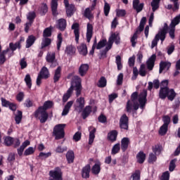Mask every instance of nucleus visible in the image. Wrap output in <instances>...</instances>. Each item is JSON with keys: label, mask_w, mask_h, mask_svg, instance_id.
Segmentation results:
<instances>
[{"label": "nucleus", "mask_w": 180, "mask_h": 180, "mask_svg": "<svg viewBox=\"0 0 180 180\" xmlns=\"http://www.w3.org/2000/svg\"><path fill=\"white\" fill-rule=\"evenodd\" d=\"M82 79L79 76H75L73 80L71 82L70 87L68 89L66 94L71 96L72 95V91H76V96L78 98L82 92Z\"/></svg>", "instance_id": "nucleus-1"}, {"label": "nucleus", "mask_w": 180, "mask_h": 180, "mask_svg": "<svg viewBox=\"0 0 180 180\" xmlns=\"http://www.w3.org/2000/svg\"><path fill=\"white\" fill-rule=\"evenodd\" d=\"M159 98L162 99V101H165L167 98L168 101L172 102V101L176 98V93L174 89L160 88L159 91Z\"/></svg>", "instance_id": "nucleus-2"}, {"label": "nucleus", "mask_w": 180, "mask_h": 180, "mask_svg": "<svg viewBox=\"0 0 180 180\" xmlns=\"http://www.w3.org/2000/svg\"><path fill=\"white\" fill-rule=\"evenodd\" d=\"M65 124H56L53 128V134L55 136L56 140H61L65 137Z\"/></svg>", "instance_id": "nucleus-3"}, {"label": "nucleus", "mask_w": 180, "mask_h": 180, "mask_svg": "<svg viewBox=\"0 0 180 180\" xmlns=\"http://www.w3.org/2000/svg\"><path fill=\"white\" fill-rule=\"evenodd\" d=\"M34 116L35 119L39 120L40 123H46L49 120V112L43 110H39V108L34 111Z\"/></svg>", "instance_id": "nucleus-4"}, {"label": "nucleus", "mask_w": 180, "mask_h": 180, "mask_svg": "<svg viewBox=\"0 0 180 180\" xmlns=\"http://www.w3.org/2000/svg\"><path fill=\"white\" fill-rule=\"evenodd\" d=\"M49 176L55 180H63V171L60 167H55L54 170L49 172Z\"/></svg>", "instance_id": "nucleus-5"}, {"label": "nucleus", "mask_w": 180, "mask_h": 180, "mask_svg": "<svg viewBox=\"0 0 180 180\" xmlns=\"http://www.w3.org/2000/svg\"><path fill=\"white\" fill-rule=\"evenodd\" d=\"M1 101L3 108H8L12 112H16V109H18V105L16 103H12L4 98H1Z\"/></svg>", "instance_id": "nucleus-6"}, {"label": "nucleus", "mask_w": 180, "mask_h": 180, "mask_svg": "<svg viewBox=\"0 0 180 180\" xmlns=\"http://www.w3.org/2000/svg\"><path fill=\"white\" fill-rule=\"evenodd\" d=\"M120 127L123 130H129V117L126 114L122 115L120 119Z\"/></svg>", "instance_id": "nucleus-7"}, {"label": "nucleus", "mask_w": 180, "mask_h": 180, "mask_svg": "<svg viewBox=\"0 0 180 180\" xmlns=\"http://www.w3.org/2000/svg\"><path fill=\"white\" fill-rule=\"evenodd\" d=\"M140 105L141 109H143L147 103V90L144 89L139 94V98L138 99Z\"/></svg>", "instance_id": "nucleus-8"}, {"label": "nucleus", "mask_w": 180, "mask_h": 180, "mask_svg": "<svg viewBox=\"0 0 180 180\" xmlns=\"http://www.w3.org/2000/svg\"><path fill=\"white\" fill-rule=\"evenodd\" d=\"M92 36H94V25L88 22L86 26V33L87 43H91V39H92Z\"/></svg>", "instance_id": "nucleus-9"}, {"label": "nucleus", "mask_w": 180, "mask_h": 180, "mask_svg": "<svg viewBox=\"0 0 180 180\" xmlns=\"http://www.w3.org/2000/svg\"><path fill=\"white\" fill-rule=\"evenodd\" d=\"M157 60V55L153 54L146 61V65L149 71H153L154 65H155V60Z\"/></svg>", "instance_id": "nucleus-10"}, {"label": "nucleus", "mask_w": 180, "mask_h": 180, "mask_svg": "<svg viewBox=\"0 0 180 180\" xmlns=\"http://www.w3.org/2000/svg\"><path fill=\"white\" fill-rule=\"evenodd\" d=\"M130 146V139L129 137H124L121 139V150L122 153H126Z\"/></svg>", "instance_id": "nucleus-11"}, {"label": "nucleus", "mask_w": 180, "mask_h": 180, "mask_svg": "<svg viewBox=\"0 0 180 180\" xmlns=\"http://www.w3.org/2000/svg\"><path fill=\"white\" fill-rule=\"evenodd\" d=\"M56 27L60 32H64L67 29V20L60 18L56 21Z\"/></svg>", "instance_id": "nucleus-12"}, {"label": "nucleus", "mask_w": 180, "mask_h": 180, "mask_svg": "<svg viewBox=\"0 0 180 180\" xmlns=\"http://www.w3.org/2000/svg\"><path fill=\"white\" fill-rule=\"evenodd\" d=\"M132 6L136 13H140L144 8V3L140 4V0H133Z\"/></svg>", "instance_id": "nucleus-13"}, {"label": "nucleus", "mask_w": 180, "mask_h": 180, "mask_svg": "<svg viewBox=\"0 0 180 180\" xmlns=\"http://www.w3.org/2000/svg\"><path fill=\"white\" fill-rule=\"evenodd\" d=\"M72 30H74V34L75 37L76 43L79 41V23L75 22L72 25Z\"/></svg>", "instance_id": "nucleus-14"}, {"label": "nucleus", "mask_w": 180, "mask_h": 180, "mask_svg": "<svg viewBox=\"0 0 180 180\" xmlns=\"http://www.w3.org/2000/svg\"><path fill=\"white\" fill-rule=\"evenodd\" d=\"M84 108H85V98L84 97H79L76 100V110L78 109L79 112H82Z\"/></svg>", "instance_id": "nucleus-15"}, {"label": "nucleus", "mask_w": 180, "mask_h": 180, "mask_svg": "<svg viewBox=\"0 0 180 180\" xmlns=\"http://www.w3.org/2000/svg\"><path fill=\"white\" fill-rule=\"evenodd\" d=\"M89 70V65L88 63H83L79 68V75L80 77H85Z\"/></svg>", "instance_id": "nucleus-16"}, {"label": "nucleus", "mask_w": 180, "mask_h": 180, "mask_svg": "<svg viewBox=\"0 0 180 180\" xmlns=\"http://www.w3.org/2000/svg\"><path fill=\"white\" fill-rule=\"evenodd\" d=\"M51 39L50 38H47V37H44V39H42L41 43V47H40V50H43L44 51H46V49H47V47H50V46H51Z\"/></svg>", "instance_id": "nucleus-17"}, {"label": "nucleus", "mask_w": 180, "mask_h": 180, "mask_svg": "<svg viewBox=\"0 0 180 180\" xmlns=\"http://www.w3.org/2000/svg\"><path fill=\"white\" fill-rule=\"evenodd\" d=\"M91 173V165H86L82 169V178L88 179L89 174Z\"/></svg>", "instance_id": "nucleus-18"}, {"label": "nucleus", "mask_w": 180, "mask_h": 180, "mask_svg": "<svg viewBox=\"0 0 180 180\" xmlns=\"http://www.w3.org/2000/svg\"><path fill=\"white\" fill-rule=\"evenodd\" d=\"M54 106V103L51 101H46L44 103V105L42 106H39V110H44L45 112H47L49 109H51Z\"/></svg>", "instance_id": "nucleus-19"}, {"label": "nucleus", "mask_w": 180, "mask_h": 180, "mask_svg": "<svg viewBox=\"0 0 180 180\" xmlns=\"http://www.w3.org/2000/svg\"><path fill=\"white\" fill-rule=\"evenodd\" d=\"M89 144L91 146L94 143V140H95V134L96 133V128L94 127H89Z\"/></svg>", "instance_id": "nucleus-20"}, {"label": "nucleus", "mask_w": 180, "mask_h": 180, "mask_svg": "<svg viewBox=\"0 0 180 180\" xmlns=\"http://www.w3.org/2000/svg\"><path fill=\"white\" fill-rule=\"evenodd\" d=\"M61 66H58L53 74V84H57L61 79Z\"/></svg>", "instance_id": "nucleus-21"}, {"label": "nucleus", "mask_w": 180, "mask_h": 180, "mask_svg": "<svg viewBox=\"0 0 180 180\" xmlns=\"http://www.w3.org/2000/svg\"><path fill=\"white\" fill-rule=\"evenodd\" d=\"M38 75L44 79H48V78H50V72H49V69L46 66H44Z\"/></svg>", "instance_id": "nucleus-22"}, {"label": "nucleus", "mask_w": 180, "mask_h": 180, "mask_svg": "<svg viewBox=\"0 0 180 180\" xmlns=\"http://www.w3.org/2000/svg\"><path fill=\"white\" fill-rule=\"evenodd\" d=\"M148 86V91H152L153 88L158 89L160 86V80L158 79H154L153 82H149Z\"/></svg>", "instance_id": "nucleus-23"}, {"label": "nucleus", "mask_w": 180, "mask_h": 180, "mask_svg": "<svg viewBox=\"0 0 180 180\" xmlns=\"http://www.w3.org/2000/svg\"><path fill=\"white\" fill-rule=\"evenodd\" d=\"M91 113H92V107L91 105H86L82 112V117L85 120L86 117H88Z\"/></svg>", "instance_id": "nucleus-24"}, {"label": "nucleus", "mask_w": 180, "mask_h": 180, "mask_svg": "<svg viewBox=\"0 0 180 180\" xmlns=\"http://www.w3.org/2000/svg\"><path fill=\"white\" fill-rule=\"evenodd\" d=\"M37 38L34 35H29L26 40L25 49H30L34 44Z\"/></svg>", "instance_id": "nucleus-25"}, {"label": "nucleus", "mask_w": 180, "mask_h": 180, "mask_svg": "<svg viewBox=\"0 0 180 180\" xmlns=\"http://www.w3.org/2000/svg\"><path fill=\"white\" fill-rule=\"evenodd\" d=\"M77 51V49L74 45H68L65 48V53L68 56H75V52Z\"/></svg>", "instance_id": "nucleus-26"}, {"label": "nucleus", "mask_w": 180, "mask_h": 180, "mask_svg": "<svg viewBox=\"0 0 180 180\" xmlns=\"http://www.w3.org/2000/svg\"><path fill=\"white\" fill-rule=\"evenodd\" d=\"M118 132L117 130H112L108 134V140L111 143H115L117 140Z\"/></svg>", "instance_id": "nucleus-27"}, {"label": "nucleus", "mask_w": 180, "mask_h": 180, "mask_svg": "<svg viewBox=\"0 0 180 180\" xmlns=\"http://www.w3.org/2000/svg\"><path fill=\"white\" fill-rule=\"evenodd\" d=\"M72 105H74V101H68L66 105H65L63 112H62V116H67L68 113H70V109L72 107Z\"/></svg>", "instance_id": "nucleus-28"}, {"label": "nucleus", "mask_w": 180, "mask_h": 180, "mask_svg": "<svg viewBox=\"0 0 180 180\" xmlns=\"http://www.w3.org/2000/svg\"><path fill=\"white\" fill-rule=\"evenodd\" d=\"M165 68H167V70H169V68H171V63L168 61H161L160 63V74H161L164 71Z\"/></svg>", "instance_id": "nucleus-29"}, {"label": "nucleus", "mask_w": 180, "mask_h": 180, "mask_svg": "<svg viewBox=\"0 0 180 180\" xmlns=\"http://www.w3.org/2000/svg\"><path fill=\"white\" fill-rule=\"evenodd\" d=\"M146 155L143 151H139L136 155V160L139 164H143L146 161Z\"/></svg>", "instance_id": "nucleus-30"}, {"label": "nucleus", "mask_w": 180, "mask_h": 180, "mask_svg": "<svg viewBox=\"0 0 180 180\" xmlns=\"http://www.w3.org/2000/svg\"><path fill=\"white\" fill-rule=\"evenodd\" d=\"M75 159V155L73 150H69L66 153V160L68 164H72L74 160Z\"/></svg>", "instance_id": "nucleus-31"}, {"label": "nucleus", "mask_w": 180, "mask_h": 180, "mask_svg": "<svg viewBox=\"0 0 180 180\" xmlns=\"http://www.w3.org/2000/svg\"><path fill=\"white\" fill-rule=\"evenodd\" d=\"M8 51H9V49H7L2 52H0V65H4L6 62V54H8Z\"/></svg>", "instance_id": "nucleus-32"}, {"label": "nucleus", "mask_w": 180, "mask_h": 180, "mask_svg": "<svg viewBox=\"0 0 180 180\" xmlns=\"http://www.w3.org/2000/svg\"><path fill=\"white\" fill-rule=\"evenodd\" d=\"M79 53L82 56H86L88 54V47L86 46V44H82L79 47H78Z\"/></svg>", "instance_id": "nucleus-33"}, {"label": "nucleus", "mask_w": 180, "mask_h": 180, "mask_svg": "<svg viewBox=\"0 0 180 180\" xmlns=\"http://www.w3.org/2000/svg\"><path fill=\"white\" fill-rule=\"evenodd\" d=\"M152 151L153 154H155V155H160L162 151V146L160 144H157L152 146Z\"/></svg>", "instance_id": "nucleus-34"}, {"label": "nucleus", "mask_w": 180, "mask_h": 180, "mask_svg": "<svg viewBox=\"0 0 180 180\" xmlns=\"http://www.w3.org/2000/svg\"><path fill=\"white\" fill-rule=\"evenodd\" d=\"M167 32L163 31L162 30H160L158 33L155 35V37L158 39V40H161L162 43L165 40L167 37Z\"/></svg>", "instance_id": "nucleus-35"}, {"label": "nucleus", "mask_w": 180, "mask_h": 180, "mask_svg": "<svg viewBox=\"0 0 180 180\" xmlns=\"http://www.w3.org/2000/svg\"><path fill=\"white\" fill-rule=\"evenodd\" d=\"M112 38V44L113 43H115V44H120V36L119 35V33H112L110 37H109V39L111 40Z\"/></svg>", "instance_id": "nucleus-36"}, {"label": "nucleus", "mask_w": 180, "mask_h": 180, "mask_svg": "<svg viewBox=\"0 0 180 180\" xmlns=\"http://www.w3.org/2000/svg\"><path fill=\"white\" fill-rule=\"evenodd\" d=\"M160 2H161V0H152L150 6L153 13L160 9Z\"/></svg>", "instance_id": "nucleus-37"}, {"label": "nucleus", "mask_w": 180, "mask_h": 180, "mask_svg": "<svg viewBox=\"0 0 180 180\" xmlns=\"http://www.w3.org/2000/svg\"><path fill=\"white\" fill-rule=\"evenodd\" d=\"M66 15L68 18H71L74 15V9H75V6L74 4H70L69 6L65 8Z\"/></svg>", "instance_id": "nucleus-38"}, {"label": "nucleus", "mask_w": 180, "mask_h": 180, "mask_svg": "<svg viewBox=\"0 0 180 180\" xmlns=\"http://www.w3.org/2000/svg\"><path fill=\"white\" fill-rule=\"evenodd\" d=\"M13 143H15V139H13L12 136H6L4 139V144L6 146V147L13 146Z\"/></svg>", "instance_id": "nucleus-39"}, {"label": "nucleus", "mask_w": 180, "mask_h": 180, "mask_svg": "<svg viewBox=\"0 0 180 180\" xmlns=\"http://www.w3.org/2000/svg\"><path fill=\"white\" fill-rule=\"evenodd\" d=\"M120 148H122L120 143H117L115 144L111 150L112 155H116V154H119V153H120Z\"/></svg>", "instance_id": "nucleus-40"}, {"label": "nucleus", "mask_w": 180, "mask_h": 180, "mask_svg": "<svg viewBox=\"0 0 180 180\" xmlns=\"http://www.w3.org/2000/svg\"><path fill=\"white\" fill-rule=\"evenodd\" d=\"M147 22V18L143 17L140 21L139 26L136 30L139 31V33H141L144 30V26H146V22Z\"/></svg>", "instance_id": "nucleus-41"}, {"label": "nucleus", "mask_w": 180, "mask_h": 180, "mask_svg": "<svg viewBox=\"0 0 180 180\" xmlns=\"http://www.w3.org/2000/svg\"><path fill=\"white\" fill-rule=\"evenodd\" d=\"M61 44H63V34L58 33L57 36L56 46L58 51H60L61 49Z\"/></svg>", "instance_id": "nucleus-42"}, {"label": "nucleus", "mask_w": 180, "mask_h": 180, "mask_svg": "<svg viewBox=\"0 0 180 180\" xmlns=\"http://www.w3.org/2000/svg\"><path fill=\"white\" fill-rule=\"evenodd\" d=\"M92 174L98 175L101 172V163H96L91 168Z\"/></svg>", "instance_id": "nucleus-43"}, {"label": "nucleus", "mask_w": 180, "mask_h": 180, "mask_svg": "<svg viewBox=\"0 0 180 180\" xmlns=\"http://www.w3.org/2000/svg\"><path fill=\"white\" fill-rule=\"evenodd\" d=\"M22 46L20 45V41L15 42V44L13 43H10L9 44V48L14 53L17 49H20Z\"/></svg>", "instance_id": "nucleus-44"}, {"label": "nucleus", "mask_w": 180, "mask_h": 180, "mask_svg": "<svg viewBox=\"0 0 180 180\" xmlns=\"http://www.w3.org/2000/svg\"><path fill=\"white\" fill-rule=\"evenodd\" d=\"M52 30H53V28L51 27L45 28L43 32V37H45V38L51 37Z\"/></svg>", "instance_id": "nucleus-45"}, {"label": "nucleus", "mask_w": 180, "mask_h": 180, "mask_svg": "<svg viewBox=\"0 0 180 180\" xmlns=\"http://www.w3.org/2000/svg\"><path fill=\"white\" fill-rule=\"evenodd\" d=\"M46 60L47 63L53 64V63H54V60H56V53H53L52 54L48 53L46 57Z\"/></svg>", "instance_id": "nucleus-46"}, {"label": "nucleus", "mask_w": 180, "mask_h": 180, "mask_svg": "<svg viewBox=\"0 0 180 180\" xmlns=\"http://www.w3.org/2000/svg\"><path fill=\"white\" fill-rule=\"evenodd\" d=\"M22 117H23V112L20 110H18V114L15 117L16 124H20V122H22Z\"/></svg>", "instance_id": "nucleus-47"}, {"label": "nucleus", "mask_w": 180, "mask_h": 180, "mask_svg": "<svg viewBox=\"0 0 180 180\" xmlns=\"http://www.w3.org/2000/svg\"><path fill=\"white\" fill-rule=\"evenodd\" d=\"M168 132V125L162 124L159 129V134L160 136H165Z\"/></svg>", "instance_id": "nucleus-48"}, {"label": "nucleus", "mask_w": 180, "mask_h": 180, "mask_svg": "<svg viewBox=\"0 0 180 180\" xmlns=\"http://www.w3.org/2000/svg\"><path fill=\"white\" fill-rule=\"evenodd\" d=\"M27 20H29L28 22H30V23H33L34 22V19H36V12H29L27 16Z\"/></svg>", "instance_id": "nucleus-49"}, {"label": "nucleus", "mask_w": 180, "mask_h": 180, "mask_svg": "<svg viewBox=\"0 0 180 180\" xmlns=\"http://www.w3.org/2000/svg\"><path fill=\"white\" fill-rule=\"evenodd\" d=\"M141 177V172L139 169H137L133 173L131 176L132 180H140Z\"/></svg>", "instance_id": "nucleus-50"}, {"label": "nucleus", "mask_w": 180, "mask_h": 180, "mask_svg": "<svg viewBox=\"0 0 180 180\" xmlns=\"http://www.w3.org/2000/svg\"><path fill=\"white\" fill-rule=\"evenodd\" d=\"M24 81H25L27 88H29V89H30L32 88V77H30V75L29 74H27L25 75Z\"/></svg>", "instance_id": "nucleus-51"}, {"label": "nucleus", "mask_w": 180, "mask_h": 180, "mask_svg": "<svg viewBox=\"0 0 180 180\" xmlns=\"http://www.w3.org/2000/svg\"><path fill=\"white\" fill-rule=\"evenodd\" d=\"M34 151H36V148L30 146L25 150L24 155L25 157H27V155H32V154H34Z\"/></svg>", "instance_id": "nucleus-52"}, {"label": "nucleus", "mask_w": 180, "mask_h": 180, "mask_svg": "<svg viewBox=\"0 0 180 180\" xmlns=\"http://www.w3.org/2000/svg\"><path fill=\"white\" fill-rule=\"evenodd\" d=\"M108 81L106 80V78L105 77H101L98 81V88H105L106 86Z\"/></svg>", "instance_id": "nucleus-53"}, {"label": "nucleus", "mask_w": 180, "mask_h": 180, "mask_svg": "<svg viewBox=\"0 0 180 180\" xmlns=\"http://www.w3.org/2000/svg\"><path fill=\"white\" fill-rule=\"evenodd\" d=\"M115 63L117 64L118 71H120L123 68V65L122 64V57L120 56H117L115 59Z\"/></svg>", "instance_id": "nucleus-54"}, {"label": "nucleus", "mask_w": 180, "mask_h": 180, "mask_svg": "<svg viewBox=\"0 0 180 180\" xmlns=\"http://www.w3.org/2000/svg\"><path fill=\"white\" fill-rule=\"evenodd\" d=\"M84 18H86V19H92L94 18V15H92V11H91L90 8H86L84 13Z\"/></svg>", "instance_id": "nucleus-55"}, {"label": "nucleus", "mask_w": 180, "mask_h": 180, "mask_svg": "<svg viewBox=\"0 0 180 180\" xmlns=\"http://www.w3.org/2000/svg\"><path fill=\"white\" fill-rule=\"evenodd\" d=\"M106 43H108V41L106 39L100 40L97 46H96V49L97 50H101V49H103V47L106 46Z\"/></svg>", "instance_id": "nucleus-56"}, {"label": "nucleus", "mask_w": 180, "mask_h": 180, "mask_svg": "<svg viewBox=\"0 0 180 180\" xmlns=\"http://www.w3.org/2000/svg\"><path fill=\"white\" fill-rule=\"evenodd\" d=\"M41 12L42 16H44V15H46V13L49 12V6H47L46 4L45 3L41 4Z\"/></svg>", "instance_id": "nucleus-57"}, {"label": "nucleus", "mask_w": 180, "mask_h": 180, "mask_svg": "<svg viewBox=\"0 0 180 180\" xmlns=\"http://www.w3.org/2000/svg\"><path fill=\"white\" fill-rule=\"evenodd\" d=\"M157 155L153 153H151L149 154V158H148V162L149 164H153L157 161Z\"/></svg>", "instance_id": "nucleus-58"}, {"label": "nucleus", "mask_w": 180, "mask_h": 180, "mask_svg": "<svg viewBox=\"0 0 180 180\" xmlns=\"http://www.w3.org/2000/svg\"><path fill=\"white\" fill-rule=\"evenodd\" d=\"M139 75H141V77H146V75H147V71H146V65H141L139 68Z\"/></svg>", "instance_id": "nucleus-59"}, {"label": "nucleus", "mask_w": 180, "mask_h": 180, "mask_svg": "<svg viewBox=\"0 0 180 180\" xmlns=\"http://www.w3.org/2000/svg\"><path fill=\"white\" fill-rule=\"evenodd\" d=\"M116 13L118 18H124L127 12L124 9H118L116 11Z\"/></svg>", "instance_id": "nucleus-60"}, {"label": "nucleus", "mask_w": 180, "mask_h": 180, "mask_svg": "<svg viewBox=\"0 0 180 180\" xmlns=\"http://www.w3.org/2000/svg\"><path fill=\"white\" fill-rule=\"evenodd\" d=\"M176 161V158H174L170 161L169 166V171H170V172H172L175 169V167H176V165H175Z\"/></svg>", "instance_id": "nucleus-61"}, {"label": "nucleus", "mask_w": 180, "mask_h": 180, "mask_svg": "<svg viewBox=\"0 0 180 180\" xmlns=\"http://www.w3.org/2000/svg\"><path fill=\"white\" fill-rule=\"evenodd\" d=\"M167 53L168 56H171V54H172V53L175 51V45L174 44H171L167 47Z\"/></svg>", "instance_id": "nucleus-62"}, {"label": "nucleus", "mask_w": 180, "mask_h": 180, "mask_svg": "<svg viewBox=\"0 0 180 180\" xmlns=\"http://www.w3.org/2000/svg\"><path fill=\"white\" fill-rule=\"evenodd\" d=\"M110 12V5L108 3H105L104 4V14L105 16H109V13Z\"/></svg>", "instance_id": "nucleus-63"}, {"label": "nucleus", "mask_w": 180, "mask_h": 180, "mask_svg": "<svg viewBox=\"0 0 180 180\" xmlns=\"http://www.w3.org/2000/svg\"><path fill=\"white\" fill-rule=\"evenodd\" d=\"M160 180H169V172L166 171L162 173Z\"/></svg>", "instance_id": "nucleus-64"}]
</instances>
